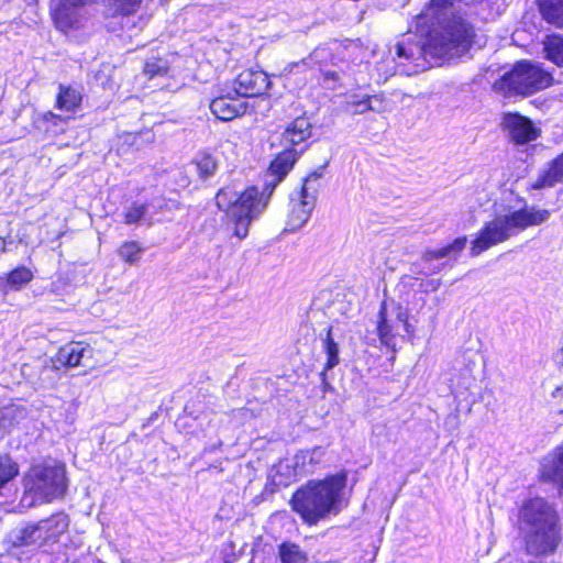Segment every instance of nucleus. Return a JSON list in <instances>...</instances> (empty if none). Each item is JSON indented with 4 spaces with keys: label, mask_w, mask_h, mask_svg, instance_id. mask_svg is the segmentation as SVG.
I'll return each instance as SVG.
<instances>
[{
    "label": "nucleus",
    "mask_w": 563,
    "mask_h": 563,
    "mask_svg": "<svg viewBox=\"0 0 563 563\" xmlns=\"http://www.w3.org/2000/svg\"><path fill=\"white\" fill-rule=\"evenodd\" d=\"M323 452L320 448H314L312 451H300L297 453L294 457L295 461V468L299 470L300 473H307L310 472V470H307V463L314 464L319 461V459L322 456Z\"/></svg>",
    "instance_id": "473e14b6"
},
{
    "label": "nucleus",
    "mask_w": 563,
    "mask_h": 563,
    "mask_svg": "<svg viewBox=\"0 0 563 563\" xmlns=\"http://www.w3.org/2000/svg\"><path fill=\"white\" fill-rule=\"evenodd\" d=\"M442 267H443V265H438L434 267H429L426 271H413V272L418 273V274H423V275H431V274H435V273L440 272L442 269Z\"/></svg>",
    "instance_id": "ea45409f"
},
{
    "label": "nucleus",
    "mask_w": 563,
    "mask_h": 563,
    "mask_svg": "<svg viewBox=\"0 0 563 563\" xmlns=\"http://www.w3.org/2000/svg\"><path fill=\"white\" fill-rule=\"evenodd\" d=\"M545 57L558 66H563V37L551 36L544 42Z\"/></svg>",
    "instance_id": "c756f323"
},
{
    "label": "nucleus",
    "mask_w": 563,
    "mask_h": 563,
    "mask_svg": "<svg viewBox=\"0 0 563 563\" xmlns=\"http://www.w3.org/2000/svg\"><path fill=\"white\" fill-rule=\"evenodd\" d=\"M33 273L25 266H19L7 275V286L10 289L19 290L33 279Z\"/></svg>",
    "instance_id": "c85d7f7f"
},
{
    "label": "nucleus",
    "mask_w": 563,
    "mask_h": 563,
    "mask_svg": "<svg viewBox=\"0 0 563 563\" xmlns=\"http://www.w3.org/2000/svg\"><path fill=\"white\" fill-rule=\"evenodd\" d=\"M147 205L146 203H137L133 202L129 206L124 213L123 220L125 224H135L141 222L142 220H147Z\"/></svg>",
    "instance_id": "f704fd0d"
},
{
    "label": "nucleus",
    "mask_w": 563,
    "mask_h": 563,
    "mask_svg": "<svg viewBox=\"0 0 563 563\" xmlns=\"http://www.w3.org/2000/svg\"><path fill=\"white\" fill-rule=\"evenodd\" d=\"M211 112L222 121H230L246 111L245 103L230 95L214 98L210 103Z\"/></svg>",
    "instance_id": "2eb2a0df"
},
{
    "label": "nucleus",
    "mask_w": 563,
    "mask_h": 563,
    "mask_svg": "<svg viewBox=\"0 0 563 563\" xmlns=\"http://www.w3.org/2000/svg\"><path fill=\"white\" fill-rule=\"evenodd\" d=\"M441 286V279H429L426 283L421 284V287L424 288V291H435Z\"/></svg>",
    "instance_id": "58836bf2"
},
{
    "label": "nucleus",
    "mask_w": 563,
    "mask_h": 563,
    "mask_svg": "<svg viewBox=\"0 0 563 563\" xmlns=\"http://www.w3.org/2000/svg\"><path fill=\"white\" fill-rule=\"evenodd\" d=\"M73 563H75V562H73Z\"/></svg>",
    "instance_id": "a18cd8bd"
},
{
    "label": "nucleus",
    "mask_w": 563,
    "mask_h": 563,
    "mask_svg": "<svg viewBox=\"0 0 563 563\" xmlns=\"http://www.w3.org/2000/svg\"><path fill=\"white\" fill-rule=\"evenodd\" d=\"M14 410L12 408H4L0 410V428L8 429L13 424Z\"/></svg>",
    "instance_id": "4c0bfd02"
},
{
    "label": "nucleus",
    "mask_w": 563,
    "mask_h": 563,
    "mask_svg": "<svg viewBox=\"0 0 563 563\" xmlns=\"http://www.w3.org/2000/svg\"><path fill=\"white\" fill-rule=\"evenodd\" d=\"M314 205L316 202L312 201L311 197L309 199L300 197L299 201L294 202L284 231L295 232L299 230L309 220Z\"/></svg>",
    "instance_id": "a211bd4d"
},
{
    "label": "nucleus",
    "mask_w": 563,
    "mask_h": 563,
    "mask_svg": "<svg viewBox=\"0 0 563 563\" xmlns=\"http://www.w3.org/2000/svg\"><path fill=\"white\" fill-rule=\"evenodd\" d=\"M107 14L117 15H130L135 13L141 4V0H102Z\"/></svg>",
    "instance_id": "a878e982"
},
{
    "label": "nucleus",
    "mask_w": 563,
    "mask_h": 563,
    "mask_svg": "<svg viewBox=\"0 0 563 563\" xmlns=\"http://www.w3.org/2000/svg\"><path fill=\"white\" fill-rule=\"evenodd\" d=\"M144 73L150 78L162 76L167 73V63L162 58H151L145 62Z\"/></svg>",
    "instance_id": "e433bc0d"
},
{
    "label": "nucleus",
    "mask_w": 563,
    "mask_h": 563,
    "mask_svg": "<svg viewBox=\"0 0 563 563\" xmlns=\"http://www.w3.org/2000/svg\"><path fill=\"white\" fill-rule=\"evenodd\" d=\"M541 477L563 488V446L556 448L543 459Z\"/></svg>",
    "instance_id": "f3484780"
},
{
    "label": "nucleus",
    "mask_w": 563,
    "mask_h": 563,
    "mask_svg": "<svg viewBox=\"0 0 563 563\" xmlns=\"http://www.w3.org/2000/svg\"><path fill=\"white\" fill-rule=\"evenodd\" d=\"M216 203L225 212L228 224L233 225V235L243 240L249 234L251 222L266 208L267 198L256 187H250L243 192L223 187L216 195Z\"/></svg>",
    "instance_id": "39448f33"
},
{
    "label": "nucleus",
    "mask_w": 563,
    "mask_h": 563,
    "mask_svg": "<svg viewBox=\"0 0 563 563\" xmlns=\"http://www.w3.org/2000/svg\"><path fill=\"white\" fill-rule=\"evenodd\" d=\"M66 123V118L52 111L38 113L33 119L34 128L48 136L62 134L65 131Z\"/></svg>",
    "instance_id": "6ab92c4d"
},
{
    "label": "nucleus",
    "mask_w": 563,
    "mask_h": 563,
    "mask_svg": "<svg viewBox=\"0 0 563 563\" xmlns=\"http://www.w3.org/2000/svg\"><path fill=\"white\" fill-rule=\"evenodd\" d=\"M121 563H130L128 560H122Z\"/></svg>",
    "instance_id": "c03bdc74"
},
{
    "label": "nucleus",
    "mask_w": 563,
    "mask_h": 563,
    "mask_svg": "<svg viewBox=\"0 0 563 563\" xmlns=\"http://www.w3.org/2000/svg\"><path fill=\"white\" fill-rule=\"evenodd\" d=\"M280 563H307L306 553L298 544L285 542L278 548Z\"/></svg>",
    "instance_id": "bb28decb"
},
{
    "label": "nucleus",
    "mask_w": 563,
    "mask_h": 563,
    "mask_svg": "<svg viewBox=\"0 0 563 563\" xmlns=\"http://www.w3.org/2000/svg\"><path fill=\"white\" fill-rule=\"evenodd\" d=\"M197 175L201 180H208L214 176L219 168V161L208 152L198 153L192 159Z\"/></svg>",
    "instance_id": "4be33fe9"
},
{
    "label": "nucleus",
    "mask_w": 563,
    "mask_h": 563,
    "mask_svg": "<svg viewBox=\"0 0 563 563\" xmlns=\"http://www.w3.org/2000/svg\"><path fill=\"white\" fill-rule=\"evenodd\" d=\"M16 475V464L8 455H0V489Z\"/></svg>",
    "instance_id": "c9c22d12"
},
{
    "label": "nucleus",
    "mask_w": 563,
    "mask_h": 563,
    "mask_svg": "<svg viewBox=\"0 0 563 563\" xmlns=\"http://www.w3.org/2000/svg\"><path fill=\"white\" fill-rule=\"evenodd\" d=\"M543 19L556 26H563V0H537Z\"/></svg>",
    "instance_id": "b1692460"
},
{
    "label": "nucleus",
    "mask_w": 563,
    "mask_h": 563,
    "mask_svg": "<svg viewBox=\"0 0 563 563\" xmlns=\"http://www.w3.org/2000/svg\"><path fill=\"white\" fill-rule=\"evenodd\" d=\"M46 540L44 539L43 531L41 529L40 522H37L34 526H29L21 530L20 536V544L21 545H34V547H41L43 543H45Z\"/></svg>",
    "instance_id": "2f4dec72"
},
{
    "label": "nucleus",
    "mask_w": 563,
    "mask_h": 563,
    "mask_svg": "<svg viewBox=\"0 0 563 563\" xmlns=\"http://www.w3.org/2000/svg\"><path fill=\"white\" fill-rule=\"evenodd\" d=\"M503 124L511 141L518 145L536 141L541 134V130L529 118L519 113H507L504 117Z\"/></svg>",
    "instance_id": "9b49d317"
},
{
    "label": "nucleus",
    "mask_w": 563,
    "mask_h": 563,
    "mask_svg": "<svg viewBox=\"0 0 563 563\" xmlns=\"http://www.w3.org/2000/svg\"><path fill=\"white\" fill-rule=\"evenodd\" d=\"M398 323H404L406 328L408 325L404 309L400 306H393L389 309L386 302H382L378 312L377 333L384 345L390 346L394 344L395 329Z\"/></svg>",
    "instance_id": "9d476101"
},
{
    "label": "nucleus",
    "mask_w": 563,
    "mask_h": 563,
    "mask_svg": "<svg viewBox=\"0 0 563 563\" xmlns=\"http://www.w3.org/2000/svg\"><path fill=\"white\" fill-rule=\"evenodd\" d=\"M24 494L21 503L33 506L37 500L51 501L62 498L67 489L65 466L35 465L23 477Z\"/></svg>",
    "instance_id": "423d86ee"
},
{
    "label": "nucleus",
    "mask_w": 563,
    "mask_h": 563,
    "mask_svg": "<svg viewBox=\"0 0 563 563\" xmlns=\"http://www.w3.org/2000/svg\"><path fill=\"white\" fill-rule=\"evenodd\" d=\"M51 14L62 32L79 29L87 19L84 0H52Z\"/></svg>",
    "instance_id": "1a4fd4ad"
},
{
    "label": "nucleus",
    "mask_w": 563,
    "mask_h": 563,
    "mask_svg": "<svg viewBox=\"0 0 563 563\" xmlns=\"http://www.w3.org/2000/svg\"><path fill=\"white\" fill-rule=\"evenodd\" d=\"M548 209L525 207L506 214H499L486 222L472 241L470 253L478 256L488 249L500 244L529 227L539 225L550 218Z\"/></svg>",
    "instance_id": "7ed1b4c3"
},
{
    "label": "nucleus",
    "mask_w": 563,
    "mask_h": 563,
    "mask_svg": "<svg viewBox=\"0 0 563 563\" xmlns=\"http://www.w3.org/2000/svg\"><path fill=\"white\" fill-rule=\"evenodd\" d=\"M305 148L297 150L295 147H287L285 151L279 153L276 158L271 163L269 172L271 176H273V180L267 183V187H272L269 190V195L273 192V189L286 177V175L291 170L297 159L303 153Z\"/></svg>",
    "instance_id": "ddd939ff"
},
{
    "label": "nucleus",
    "mask_w": 563,
    "mask_h": 563,
    "mask_svg": "<svg viewBox=\"0 0 563 563\" xmlns=\"http://www.w3.org/2000/svg\"><path fill=\"white\" fill-rule=\"evenodd\" d=\"M563 183V152L550 161L547 168L542 169L531 185L532 189L540 190L544 188H552L558 184Z\"/></svg>",
    "instance_id": "dca6fc26"
},
{
    "label": "nucleus",
    "mask_w": 563,
    "mask_h": 563,
    "mask_svg": "<svg viewBox=\"0 0 563 563\" xmlns=\"http://www.w3.org/2000/svg\"><path fill=\"white\" fill-rule=\"evenodd\" d=\"M118 253L119 256L126 263L135 264L139 262L143 253V249L136 241H126L120 246Z\"/></svg>",
    "instance_id": "72a5a7b5"
},
{
    "label": "nucleus",
    "mask_w": 563,
    "mask_h": 563,
    "mask_svg": "<svg viewBox=\"0 0 563 563\" xmlns=\"http://www.w3.org/2000/svg\"><path fill=\"white\" fill-rule=\"evenodd\" d=\"M40 525L46 542L56 541L57 537L67 530L69 520L65 514H56L41 520Z\"/></svg>",
    "instance_id": "aec40b11"
},
{
    "label": "nucleus",
    "mask_w": 563,
    "mask_h": 563,
    "mask_svg": "<svg viewBox=\"0 0 563 563\" xmlns=\"http://www.w3.org/2000/svg\"><path fill=\"white\" fill-rule=\"evenodd\" d=\"M471 4V0H430L415 18L416 33L421 41L408 37L395 46L398 58L413 64L407 75L426 70L440 60L457 58L466 54L475 37V29L465 12L456 4Z\"/></svg>",
    "instance_id": "f257e3e1"
},
{
    "label": "nucleus",
    "mask_w": 563,
    "mask_h": 563,
    "mask_svg": "<svg viewBox=\"0 0 563 563\" xmlns=\"http://www.w3.org/2000/svg\"><path fill=\"white\" fill-rule=\"evenodd\" d=\"M325 77H327V78H329V79H332V80H338L339 75H338V73H335V71H328V73L325 74Z\"/></svg>",
    "instance_id": "79ce46f5"
},
{
    "label": "nucleus",
    "mask_w": 563,
    "mask_h": 563,
    "mask_svg": "<svg viewBox=\"0 0 563 563\" xmlns=\"http://www.w3.org/2000/svg\"><path fill=\"white\" fill-rule=\"evenodd\" d=\"M382 103L383 101L378 96L358 98V96L352 95L346 101V106L352 107L355 114H363L367 111L380 112Z\"/></svg>",
    "instance_id": "393cba45"
},
{
    "label": "nucleus",
    "mask_w": 563,
    "mask_h": 563,
    "mask_svg": "<svg viewBox=\"0 0 563 563\" xmlns=\"http://www.w3.org/2000/svg\"><path fill=\"white\" fill-rule=\"evenodd\" d=\"M92 358V347L82 342H70L62 346L52 358L44 360L38 376L42 384L53 385L59 379L62 369L75 366H89Z\"/></svg>",
    "instance_id": "6e6552de"
},
{
    "label": "nucleus",
    "mask_w": 563,
    "mask_h": 563,
    "mask_svg": "<svg viewBox=\"0 0 563 563\" xmlns=\"http://www.w3.org/2000/svg\"><path fill=\"white\" fill-rule=\"evenodd\" d=\"M271 81L263 70L245 69L235 79L234 90L239 96L257 97L269 88Z\"/></svg>",
    "instance_id": "f8f14e48"
},
{
    "label": "nucleus",
    "mask_w": 563,
    "mask_h": 563,
    "mask_svg": "<svg viewBox=\"0 0 563 563\" xmlns=\"http://www.w3.org/2000/svg\"><path fill=\"white\" fill-rule=\"evenodd\" d=\"M312 135V123L309 118L301 115L292 120L282 134V143L295 147Z\"/></svg>",
    "instance_id": "4468645a"
},
{
    "label": "nucleus",
    "mask_w": 563,
    "mask_h": 563,
    "mask_svg": "<svg viewBox=\"0 0 563 563\" xmlns=\"http://www.w3.org/2000/svg\"><path fill=\"white\" fill-rule=\"evenodd\" d=\"M306 65H307V59L303 58L300 62L288 64L285 67V70L291 73L295 67H301V66H306Z\"/></svg>",
    "instance_id": "a19ab883"
},
{
    "label": "nucleus",
    "mask_w": 563,
    "mask_h": 563,
    "mask_svg": "<svg viewBox=\"0 0 563 563\" xmlns=\"http://www.w3.org/2000/svg\"><path fill=\"white\" fill-rule=\"evenodd\" d=\"M324 167L325 166H320L318 169L313 170L306 177L300 192L301 198L309 199V197H311L312 201L316 202L317 194L321 186L320 179L323 175Z\"/></svg>",
    "instance_id": "cd10ccee"
},
{
    "label": "nucleus",
    "mask_w": 563,
    "mask_h": 563,
    "mask_svg": "<svg viewBox=\"0 0 563 563\" xmlns=\"http://www.w3.org/2000/svg\"><path fill=\"white\" fill-rule=\"evenodd\" d=\"M552 75L530 60L516 63L511 70L496 80L494 88L506 96H531L552 84Z\"/></svg>",
    "instance_id": "0eeeda50"
},
{
    "label": "nucleus",
    "mask_w": 563,
    "mask_h": 563,
    "mask_svg": "<svg viewBox=\"0 0 563 563\" xmlns=\"http://www.w3.org/2000/svg\"><path fill=\"white\" fill-rule=\"evenodd\" d=\"M5 252V240L0 238V253Z\"/></svg>",
    "instance_id": "37998d69"
},
{
    "label": "nucleus",
    "mask_w": 563,
    "mask_h": 563,
    "mask_svg": "<svg viewBox=\"0 0 563 563\" xmlns=\"http://www.w3.org/2000/svg\"><path fill=\"white\" fill-rule=\"evenodd\" d=\"M55 108L60 111L75 112L81 103V93L70 86L59 85Z\"/></svg>",
    "instance_id": "412c9836"
},
{
    "label": "nucleus",
    "mask_w": 563,
    "mask_h": 563,
    "mask_svg": "<svg viewBox=\"0 0 563 563\" xmlns=\"http://www.w3.org/2000/svg\"><path fill=\"white\" fill-rule=\"evenodd\" d=\"M518 521L529 555L542 558L556 552L563 523L554 504L541 497L530 498L521 505Z\"/></svg>",
    "instance_id": "f03ea898"
},
{
    "label": "nucleus",
    "mask_w": 563,
    "mask_h": 563,
    "mask_svg": "<svg viewBox=\"0 0 563 563\" xmlns=\"http://www.w3.org/2000/svg\"><path fill=\"white\" fill-rule=\"evenodd\" d=\"M323 349L327 354V362L324 366V371L332 369L335 367L339 362V346L338 343L332 338V329L328 328L325 332V336L323 339Z\"/></svg>",
    "instance_id": "7c9ffc66"
},
{
    "label": "nucleus",
    "mask_w": 563,
    "mask_h": 563,
    "mask_svg": "<svg viewBox=\"0 0 563 563\" xmlns=\"http://www.w3.org/2000/svg\"><path fill=\"white\" fill-rule=\"evenodd\" d=\"M345 481V475L338 474L321 482H310L294 494L292 509L308 525L318 523L331 512L338 514V503Z\"/></svg>",
    "instance_id": "20e7f679"
},
{
    "label": "nucleus",
    "mask_w": 563,
    "mask_h": 563,
    "mask_svg": "<svg viewBox=\"0 0 563 563\" xmlns=\"http://www.w3.org/2000/svg\"><path fill=\"white\" fill-rule=\"evenodd\" d=\"M467 243L466 236H460L455 239L452 243L443 246L439 250H426L422 253L421 260L424 263H431L433 260L443 258L451 255H457L461 253Z\"/></svg>",
    "instance_id": "5701e85b"
}]
</instances>
